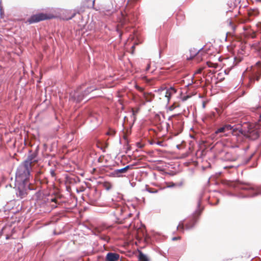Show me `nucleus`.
<instances>
[{"label":"nucleus","mask_w":261,"mask_h":261,"mask_svg":"<svg viewBox=\"0 0 261 261\" xmlns=\"http://www.w3.org/2000/svg\"><path fill=\"white\" fill-rule=\"evenodd\" d=\"M201 69H199V70H198L197 71V73H200V72H201Z\"/></svg>","instance_id":"nucleus-35"},{"label":"nucleus","mask_w":261,"mask_h":261,"mask_svg":"<svg viewBox=\"0 0 261 261\" xmlns=\"http://www.w3.org/2000/svg\"><path fill=\"white\" fill-rule=\"evenodd\" d=\"M96 89L94 86L88 87L83 91L82 87H80L76 91L72 92L70 94V100L76 102H80L84 99L86 96L91 92Z\"/></svg>","instance_id":"nucleus-4"},{"label":"nucleus","mask_w":261,"mask_h":261,"mask_svg":"<svg viewBox=\"0 0 261 261\" xmlns=\"http://www.w3.org/2000/svg\"><path fill=\"white\" fill-rule=\"evenodd\" d=\"M261 76V68L258 69L257 71H255L252 75V76L250 79L251 83L254 82L255 80L258 81L259 77Z\"/></svg>","instance_id":"nucleus-14"},{"label":"nucleus","mask_w":261,"mask_h":261,"mask_svg":"<svg viewBox=\"0 0 261 261\" xmlns=\"http://www.w3.org/2000/svg\"><path fill=\"white\" fill-rule=\"evenodd\" d=\"M238 166H239V165H237V166H236L235 167H238Z\"/></svg>","instance_id":"nucleus-44"},{"label":"nucleus","mask_w":261,"mask_h":261,"mask_svg":"<svg viewBox=\"0 0 261 261\" xmlns=\"http://www.w3.org/2000/svg\"><path fill=\"white\" fill-rule=\"evenodd\" d=\"M174 116H175V115H172V116H170V117H169V118H168V120H170L171 119L172 117H174Z\"/></svg>","instance_id":"nucleus-30"},{"label":"nucleus","mask_w":261,"mask_h":261,"mask_svg":"<svg viewBox=\"0 0 261 261\" xmlns=\"http://www.w3.org/2000/svg\"><path fill=\"white\" fill-rule=\"evenodd\" d=\"M257 195V194L256 193V194H253V195H252V196H255V195Z\"/></svg>","instance_id":"nucleus-41"},{"label":"nucleus","mask_w":261,"mask_h":261,"mask_svg":"<svg viewBox=\"0 0 261 261\" xmlns=\"http://www.w3.org/2000/svg\"><path fill=\"white\" fill-rule=\"evenodd\" d=\"M180 237H174L172 238V240L173 241H176V240H177L178 239H180Z\"/></svg>","instance_id":"nucleus-27"},{"label":"nucleus","mask_w":261,"mask_h":261,"mask_svg":"<svg viewBox=\"0 0 261 261\" xmlns=\"http://www.w3.org/2000/svg\"><path fill=\"white\" fill-rule=\"evenodd\" d=\"M204 107H205V103H203V108H204Z\"/></svg>","instance_id":"nucleus-40"},{"label":"nucleus","mask_w":261,"mask_h":261,"mask_svg":"<svg viewBox=\"0 0 261 261\" xmlns=\"http://www.w3.org/2000/svg\"><path fill=\"white\" fill-rule=\"evenodd\" d=\"M202 49V48L197 50L194 48H192L190 50V57H189V59H193L195 56L198 57L200 55H201V51Z\"/></svg>","instance_id":"nucleus-12"},{"label":"nucleus","mask_w":261,"mask_h":261,"mask_svg":"<svg viewBox=\"0 0 261 261\" xmlns=\"http://www.w3.org/2000/svg\"><path fill=\"white\" fill-rule=\"evenodd\" d=\"M163 142L162 141H157L155 143V144L159 145V146H163Z\"/></svg>","instance_id":"nucleus-25"},{"label":"nucleus","mask_w":261,"mask_h":261,"mask_svg":"<svg viewBox=\"0 0 261 261\" xmlns=\"http://www.w3.org/2000/svg\"><path fill=\"white\" fill-rule=\"evenodd\" d=\"M200 205V200H199L198 202V210H196L195 213L193 214L192 219L190 220L189 222L186 225V229L187 230H190L192 229L195 224L196 223L199 216L200 215L203 208L200 209L199 207Z\"/></svg>","instance_id":"nucleus-6"},{"label":"nucleus","mask_w":261,"mask_h":261,"mask_svg":"<svg viewBox=\"0 0 261 261\" xmlns=\"http://www.w3.org/2000/svg\"><path fill=\"white\" fill-rule=\"evenodd\" d=\"M258 123H244L243 125L237 124V136L243 135L250 140H254L259 137V129L261 128V113L259 114Z\"/></svg>","instance_id":"nucleus-1"},{"label":"nucleus","mask_w":261,"mask_h":261,"mask_svg":"<svg viewBox=\"0 0 261 261\" xmlns=\"http://www.w3.org/2000/svg\"><path fill=\"white\" fill-rule=\"evenodd\" d=\"M134 166V165H127L126 166H125V167H124V169L125 170V171L126 172V173L127 172V170L129 169H131L133 168V167Z\"/></svg>","instance_id":"nucleus-21"},{"label":"nucleus","mask_w":261,"mask_h":261,"mask_svg":"<svg viewBox=\"0 0 261 261\" xmlns=\"http://www.w3.org/2000/svg\"><path fill=\"white\" fill-rule=\"evenodd\" d=\"M177 229H179L181 232H184V224L183 221H180L178 224V225L177 226Z\"/></svg>","instance_id":"nucleus-19"},{"label":"nucleus","mask_w":261,"mask_h":261,"mask_svg":"<svg viewBox=\"0 0 261 261\" xmlns=\"http://www.w3.org/2000/svg\"><path fill=\"white\" fill-rule=\"evenodd\" d=\"M37 154L35 152H33L31 154H29L27 157V159L23 162L25 164H27L28 165L32 167V164L37 162Z\"/></svg>","instance_id":"nucleus-10"},{"label":"nucleus","mask_w":261,"mask_h":261,"mask_svg":"<svg viewBox=\"0 0 261 261\" xmlns=\"http://www.w3.org/2000/svg\"><path fill=\"white\" fill-rule=\"evenodd\" d=\"M54 17V15L52 14L40 13L31 16L28 19V21L30 24H32L44 20L50 19Z\"/></svg>","instance_id":"nucleus-5"},{"label":"nucleus","mask_w":261,"mask_h":261,"mask_svg":"<svg viewBox=\"0 0 261 261\" xmlns=\"http://www.w3.org/2000/svg\"><path fill=\"white\" fill-rule=\"evenodd\" d=\"M242 190H254V188L250 185H245L240 188Z\"/></svg>","instance_id":"nucleus-18"},{"label":"nucleus","mask_w":261,"mask_h":261,"mask_svg":"<svg viewBox=\"0 0 261 261\" xmlns=\"http://www.w3.org/2000/svg\"><path fill=\"white\" fill-rule=\"evenodd\" d=\"M252 37V38H255V35H253V36H252V37Z\"/></svg>","instance_id":"nucleus-39"},{"label":"nucleus","mask_w":261,"mask_h":261,"mask_svg":"<svg viewBox=\"0 0 261 261\" xmlns=\"http://www.w3.org/2000/svg\"><path fill=\"white\" fill-rule=\"evenodd\" d=\"M135 87H136V88L137 90H139V91H142L143 90V89L142 88H141V87H139V86H138V85H136V86H135Z\"/></svg>","instance_id":"nucleus-23"},{"label":"nucleus","mask_w":261,"mask_h":261,"mask_svg":"<svg viewBox=\"0 0 261 261\" xmlns=\"http://www.w3.org/2000/svg\"><path fill=\"white\" fill-rule=\"evenodd\" d=\"M35 190V186L29 182H15L16 194L17 197L20 199L25 198L29 191Z\"/></svg>","instance_id":"nucleus-3"},{"label":"nucleus","mask_w":261,"mask_h":261,"mask_svg":"<svg viewBox=\"0 0 261 261\" xmlns=\"http://www.w3.org/2000/svg\"><path fill=\"white\" fill-rule=\"evenodd\" d=\"M102 239H103V240H106V241H108V239H107V237L102 238Z\"/></svg>","instance_id":"nucleus-32"},{"label":"nucleus","mask_w":261,"mask_h":261,"mask_svg":"<svg viewBox=\"0 0 261 261\" xmlns=\"http://www.w3.org/2000/svg\"><path fill=\"white\" fill-rule=\"evenodd\" d=\"M182 182H180L179 184L180 186H182Z\"/></svg>","instance_id":"nucleus-42"},{"label":"nucleus","mask_w":261,"mask_h":261,"mask_svg":"<svg viewBox=\"0 0 261 261\" xmlns=\"http://www.w3.org/2000/svg\"><path fill=\"white\" fill-rule=\"evenodd\" d=\"M146 191H148V192L150 193H156L158 192V190H155L152 188H150L147 187V186H146Z\"/></svg>","instance_id":"nucleus-20"},{"label":"nucleus","mask_w":261,"mask_h":261,"mask_svg":"<svg viewBox=\"0 0 261 261\" xmlns=\"http://www.w3.org/2000/svg\"><path fill=\"white\" fill-rule=\"evenodd\" d=\"M138 111L135 112L134 110L133 111V115H135L136 113H137Z\"/></svg>","instance_id":"nucleus-29"},{"label":"nucleus","mask_w":261,"mask_h":261,"mask_svg":"<svg viewBox=\"0 0 261 261\" xmlns=\"http://www.w3.org/2000/svg\"><path fill=\"white\" fill-rule=\"evenodd\" d=\"M252 155H253V154H252V155L250 156V158L248 160L247 162H248V161H249V160L252 158Z\"/></svg>","instance_id":"nucleus-37"},{"label":"nucleus","mask_w":261,"mask_h":261,"mask_svg":"<svg viewBox=\"0 0 261 261\" xmlns=\"http://www.w3.org/2000/svg\"><path fill=\"white\" fill-rule=\"evenodd\" d=\"M149 68H150V65L148 64L146 70H149Z\"/></svg>","instance_id":"nucleus-33"},{"label":"nucleus","mask_w":261,"mask_h":261,"mask_svg":"<svg viewBox=\"0 0 261 261\" xmlns=\"http://www.w3.org/2000/svg\"><path fill=\"white\" fill-rule=\"evenodd\" d=\"M139 259L141 261H149L147 256L142 252H140L139 254Z\"/></svg>","instance_id":"nucleus-17"},{"label":"nucleus","mask_w":261,"mask_h":261,"mask_svg":"<svg viewBox=\"0 0 261 261\" xmlns=\"http://www.w3.org/2000/svg\"><path fill=\"white\" fill-rule=\"evenodd\" d=\"M111 206L117 208L116 211H115L113 214L118 220H121L126 218L125 217L122 216L123 213L124 212L122 207L119 206L117 204H113L112 205H111Z\"/></svg>","instance_id":"nucleus-9"},{"label":"nucleus","mask_w":261,"mask_h":261,"mask_svg":"<svg viewBox=\"0 0 261 261\" xmlns=\"http://www.w3.org/2000/svg\"><path fill=\"white\" fill-rule=\"evenodd\" d=\"M49 172H50L51 176L53 177H55L56 176V173H55V171L54 170L50 169Z\"/></svg>","instance_id":"nucleus-22"},{"label":"nucleus","mask_w":261,"mask_h":261,"mask_svg":"<svg viewBox=\"0 0 261 261\" xmlns=\"http://www.w3.org/2000/svg\"><path fill=\"white\" fill-rule=\"evenodd\" d=\"M175 186V184H174L173 182H171L170 185L168 186V187L172 188V187H174Z\"/></svg>","instance_id":"nucleus-26"},{"label":"nucleus","mask_w":261,"mask_h":261,"mask_svg":"<svg viewBox=\"0 0 261 261\" xmlns=\"http://www.w3.org/2000/svg\"><path fill=\"white\" fill-rule=\"evenodd\" d=\"M236 128H237V125H232L231 124H226L217 129L215 131V134L216 135H218L219 133H225L226 131H230L233 135L237 136V129H235Z\"/></svg>","instance_id":"nucleus-8"},{"label":"nucleus","mask_w":261,"mask_h":261,"mask_svg":"<svg viewBox=\"0 0 261 261\" xmlns=\"http://www.w3.org/2000/svg\"><path fill=\"white\" fill-rule=\"evenodd\" d=\"M31 169L32 167L27 164L22 163L17 168L15 182H29Z\"/></svg>","instance_id":"nucleus-2"},{"label":"nucleus","mask_w":261,"mask_h":261,"mask_svg":"<svg viewBox=\"0 0 261 261\" xmlns=\"http://www.w3.org/2000/svg\"><path fill=\"white\" fill-rule=\"evenodd\" d=\"M51 201H54V202H56V200L55 199H52Z\"/></svg>","instance_id":"nucleus-36"},{"label":"nucleus","mask_w":261,"mask_h":261,"mask_svg":"<svg viewBox=\"0 0 261 261\" xmlns=\"http://www.w3.org/2000/svg\"><path fill=\"white\" fill-rule=\"evenodd\" d=\"M107 134L108 135H113L115 134V132L114 130H110L108 132Z\"/></svg>","instance_id":"nucleus-24"},{"label":"nucleus","mask_w":261,"mask_h":261,"mask_svg":"<svg viewBox=\"0 0 261 261\" xmlns=\"http://www.w3.org/2000/svg\"><path fill=\"white\" fill-rule=\"evenodd\" d=\"M75 15V13H74L71 17L69 18V19H71L72 17H73Z\"/></svg>","instance_id":"nucleus-34"},{"label":"nucleus","mask_w":261,"mask_h":261,"mask_svg":"<svg viewBox=\"0 0 261 261\" xmlns=\"http://www.w3.org/2000/svg\"><path fill=\"white\" fill-rule=\"evenodd\" d=\"M119 258V255L116 253L109 252L106 256V261H117Z\"/></svg>","instance_id":"nucleus-11"},{"label":"nucleus","mask_w":261,"mask_h":261,"mask_svg":"<svg viewBox=\"0 0 261 261\" xmlns=\"http://www.w3.org/2000/svg\"><path fill=\"white\" fill-rule=\"evenodd\" d=\"M0 11H1V13L2 14V12H3V11H2V8H1V9H0Z\"/></svg>","instance_id":"nucleus-38"},{"label":"nucleus","mask_w":261,"mask_h":261,"mask_svg":"<svg viewBox=\"0 0 261 261\" xmlns=\"http://www.w3.org/2000/svg\"><path fill=\"white\" fill-rule=\"evenodd\" d=\"M234 167V166H229L225 167L224 168H232V167Z\"/></svg>","instance_id":"nucleus-28"},{"label":"nucleus","mask_w":261,"mask_h":261,"mask_svg":"<svg viewBox=\"0 0 261 261\" xmlns=\"http://www.w3.org/2000/svg\"><path fill=\"white\" fill-rule=\"evenodd\" d=\"M157 92L161 97L167 98V102L169 103L171 95L176 92V90L172 87L170 89L162 88L158 90Z\"/></svg>","instance_id":"nucleus-7"},{"label":"nucleus","mask_w":261,"mask_h":261,"mask_svg":"<svg viewBox=\"0 0 261 261\" xmlns=\"http://www.w3.org/2000/svg\"><path fill=\"white\" fill-rule=\"evenodd\" d=\"M130 149V147H127V150H129Z\"/></svg>","instance_id":"nucleus-43"},{"label":"nucleus","mask_w":261,"mask_h":261,"mask_svg":"<svg viewBox=\"0 0 261 261\" xmlns=\"http://www.w3.org/2000/svg\"><path fill=\"white\" fill-rule=\"evenodd\" d=\"M239 155L232 154L231 152H226L225 154V160L229 161H235L239 159Z\"/></svg>","instance_id":"nucleus-13"},{"label":"nucleus","mask_w":261,"mask_h":261,"mask_svg":"<svg viewBox=\"0 0 261 261\" xmlns=\"http://www.w3.org/2000/svg\"><path fill=\"white\" fill-rule=\"evenodd\" d=\"M156 142L155 141H152L150 143L151 144H155Z\"/></svg>","instance_id":"nucleus-31"},{"label":"nucleus","mask_w":261,"mask_h":261,"mask_svg":"<svg viewBox=\"0 0 261 261\" xmlns=\"http://www.w3.org/2000/svg\"><path fill=\"white\" fill-rule=\"evenodd\" d=\"M167 44L166 42H161L159 45V52L160 57H161V53L164 50V49L167 47Z\"/></svg>","instance_id":"nucleus-16"},{"label":"nucleus","mask_w":261,"mask_h":261,"mask_svg":"<svg viewBox=\"0 0 261 261\" xmlns=\"http://www.w3.org/2000/svg\"><path fill=\"white\" fill-rule=\"evenodd\" d=\"M126 173L125 170L123 168L121 169H118L114 170L112 174L115 177H121L122 176V174Z\"/></svg>","instance_id":"nucleus-15"}]
</instances>
